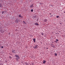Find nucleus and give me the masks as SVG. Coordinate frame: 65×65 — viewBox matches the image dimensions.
<instances>
[{
	"label": "nucleus",
	"mask_w": 65,
	"mask_h": 65,
	"mask_svg": "<svg viewBox=\"0 0 65 65\" xmlns=\"http://www.w3.org/2000/svg\"><path fill=\"white\" fill-rule=\"evenodd\" d=\"M35 25H37V26H38V25H39V24H38L37 23H35Z\"/></svg>",
	"instance_id": "8"
},
{
	"label": "nucleus",
	"mask_w": 65,
	"mask_h": 65,
	"mask_svg": "<svg viewBox=\"0 0 65 65\" xmlns=\"http://www.w3.org/2000/svg\"><path fill=\"white\" fill-rule=\"evenodd\" d=\"M19 18H23V17L21 15H19Z\"/></svg>",
	"instance_id": "10"
},
{
	"label": "nucleus",
	"mask_w": 65,
	"mask_h": 65,
	"mask_svg": "<svg viewBox=\"0 0 65 65\" xmlns=\"http://www.w3.org/2000/svg\"><path fill=\"white\" fill-rule=\"evenodd\" d=\"M63 13H65V12L64 11V12H63Z\"/></svg>",
	"instance_id": "21"
},
{
	"label": "nucleus",
	"mask_w": 65,
	"mask_h": 65,
	"mask_svg": "<svg viewBox=\"0 0 65 65\" xmlns=\"http://www.w3.org/2000/svg\"><path fill=\"white\" fill-rule=\"evenodd\" d=\"M2 14H3V12H2Z\"/></svg>",
	"instance_id": "18"
},
{
	"label": "nucleus",
	"mask_w": 65,
	"mask_h": 65,
	"mask_svg": "<svg viewBox=\"0 0 65 65\" xmlns=\"http://www.w3.org/2000/svg\"><path fill=\"white\" fill-rule=\"evenodd\" d=\"M23 23L24 24H25V21H24L23 22Z\"/></svg>",
	"instance_id": "17"
},
{
	"label": "nucleus",
	"mask_w": 65,
	"mask_h": 65,
	"mask_svg": "<svg viewBox=\"0 0 65 65\" xmlns=\"http://www.w3.org/2000/svg\"><path fill=\"white\" fill-rule=\"evenodd\" d=\"M50 14H51V13H50Z\"/></svg>",
	"instance_id": "23"
},
{
	"label": "nucleus",
	"mask_w": 65,
	"mask_h": 65,
	"mask_svg": "<svg viewBox=\"0 0 65 65\" xmlns=\"http://www.w3.org/2000/svg\"><path fill=\"white\" fill-rule=\"evenodd\" d=\"M35 17H36V16H35Z\"/></svg>",
	"instance_id": "24"
},
{
	"label": "nucleus",
	"mask_w": 65,
	"mask_h": 65,
	"mask_svg": "<svg viewBox=\"0 0 65 65\" xmlns=\"http://www.w3.org/2000/svg\"><path fill=\"white\" fill-rule=\"evenodd\" d=\"M15 56L16 58V59H17V61H19L20 59V57L19 56H18V55H15Z\"/></svg>",
	"instance_id": "1"
},
{
	"label": "nucleus",
	"mask_w": 65,
	"mask_h": 65,
	"mask_svg": "<svg viewBox=\"0 0 65 65\" xmlns=\"http://www.w3.org/2000/svg\"><path fill=\"white\" fill-rule=\"evenodd\" d=\"M56 42L58 41H59V40L58 39H56Z\"/></svg>",
	"instance_id": "14"
},
{
	"label": "nucleus",
	"mask_w": 65,
	"mask_h": 65,
	"mask_svg": "<svg viewBox=\"0 0 65 65\" xmlns=\"http://www.w3.org/2000/svg\"><path fill=\"white\" fill-rule=\"evenodd\" d=\"M38 47V46L37 45H36L34 46V47H33L34 48H37Z\"/></svg>",
	"instance_id": "2"
},
{
	"label": "nucleus",
	"mask_w": 65,
	"mask_h": 65,
	"mask_svg": "<svg viewBox=\"0 0 65 65\" xmlns=\"http://www.w3.org/2000/svg\"><path fill=\"white\" fill-rule=\"evenodd\" d=\"M55 55L56 56H57V54L56 53H55Z\"/></svg>",
	"instance_id": "11"
},
{
	"label": "nucleus",
	"mask_w": 65,
	"mask_h": 65,
	"mask_svg": "<svg viewBox=\"0 0 65 65\" xmlns=\"http://www.w3.org/2000/svg\"><path fill=\"white\" fill-rule=\"evenodd\" d=\"M47 20L45 19H44V22H47Z\"/></svg>",
	"instance_id": "6"
},
{
	"label": "nucleus",
	"mask_w": 65,
	"mask_h": 65,
	"mask_svg": "<svg viewBox=\"0 0 65 65\" xmlns=\"http://www.w3.org/2000/svg\"><path fill=\"white\" fill-rule=\"evenodd\" d=\"M15 22L16 23H18V20H16L15 21Z\"/></svg>",
	"instance_id": "7"
},
{
	"label": "nucleus",
	"mask_w": 65,
	"mask_h": 65,
	"mask_svg": "<svg viewBox=\"0 0 65 65\" xmlns=\"http://www.w3.org/2000/svg\"><path fill=\"white\" fill-rule=\"evenodd\" d=\"M15 50H12V52L13 53H15Z\"/></svg>",
	"instance_id": "3"
},
{
	"label": "nucleus",
	"mask_w": 65,
	"mask_h": 65,
	"mask_svg": "<svg viewBox=\"0 0 65 65\" xmlns=\"http://www.w3.org/2000/svg\"><path fill=\"white\" fill-rule=\"evenodd\" d=\"M59 16H56V17L57 18H59Z\"/></svg>",
	"instance_id": "16"
},
{
	"label": "nucleus",
	"mask_w": 65,
	"mask_h": 65,
	"mask_svg": "<svg viewBox=\"0 0 65 65\" xmlns=\"http://www.w3.org/2000/svg\"><path fill=\"white\" fill-rule=\"evenodd\" d=\"M51 16V17H53V15H52Z\"/></svg>",
	"instance_id": "20"
},
{
	"label": "nucleus",
	"mask_w": 65,
	"mask_h": 65,
	"mask_svg": "<svg viewBox=\"0 0 65 65\" xmlns=\"http://www.w3.org/2000/svg\"><path fill=\"white\" fill-rule=\"evenodd\" d=\"M30 7H33V5H32L30 6Z\"/></svg>",
	"instance_id": "9"
},
{
	"label": "nucleus",
	"mask_w": 65,
	"mask_h": 65,
	"mask_svg": "<svg viewBox=\"0 0 65 65\" xmlns=\"http://www.w3.org/2000/svg\"><path fill=\"white\" fill-rule=\"evenodd\" d=\"M1 5V4H0V7H2V5Z\"/></svg>",
	"instance_id": "13"
},
{
	"label": "nucleus",
	"mask_w": 65,
	"mask_h": 65,
	"mask_svg": "<svg viewBox=\"0 0 65 65\" xmlns=\"http://www.w3.org/2000/svg\"><path fill=\"white\" fill-rule=\"evenodd\" d=\"M2 48H3V46H2Z\"/></svg>",
	"instance_id": "19"
},
{
	"label": "nucleus",
	"mask_w": 65,
	"mask_h": 65,
	"mask_svg": "<svg viewBox=\"0 0 65 65\" xmlns=\"http://www.w3.org/2000/svg\"><path fill=\"white\" fill-rule=\"evenodd\" d=\"M41 34H42V35H43V33L41 32Z\"/></svg>",
	"instance_id": "15"
},
{
	"label": "nucleus",
	"mask_w": 65,
	"mask_h": 65,
	"mask_svg": "<svg viewBox=\"0 0 65 65\" xmlns=\"http://www.w3.org/2000/svg\"><path fill=\"white\" fill-rule=\"evenodd\" d=\"M31 12H33V9H32L31 10Z\"/></svg>",
	"instance_id": "12"
},
{
	"label": "nucleus",
	"mask_w": 65,
	"mask_h": 65,
	"mask_svg": "<svg viewBox=\"0 0 65 65\" xmlns=\"http://www.w3.org/2000/svg\"><path fill=\"white\" fill-rule=\"evenodd\" d=\"M46 62V61L44 60L43 62V63L44 64H45V63Z\"/></svg>",
	"instance_id": "5"
},
{
	"label": "nucleus",
	"mask_w": 65,
	"mask_h": 65,
	"mask_svg": "<svg viewBox=\"0 0 65 65\" xmlns=\"http://www.w3.org/2000/svg\"><path fill=\"white\" fill-rule=\"evenodd\" d=\"M26 65H28V64H26Z\"/></svg>",
	"instance_id": "25"
},
{
	"label": "nucleus",
	"mask_w": 65,
	"mask_h": 65,
	"mask_svg": "<svg viewBox=\"0 0 65 65\" xmlns=\"http://www.w3.org/2000/svg\"><path fill=\"white\" fill-rule=\"evenodd\" d=\"M47 49H48V48H47Z\"/></svg>",
	"instance_id": "22"
},
{
	"label": "nucleus",
	"mask_w": 65,
	"mask_h": 65,
	"mask_svg": "<svg viewBox=\"0 0 65 65\" xmlns=\"http://www.w3.org/2000/svg\"><path fill=\"white\" fill-rule=\"evenodd\" d=\"M36 39L35 38V39H33V40L34 41V42H35V41H36Z\"/></svg>",
	"instance_id": "4"
}]
</instances>
